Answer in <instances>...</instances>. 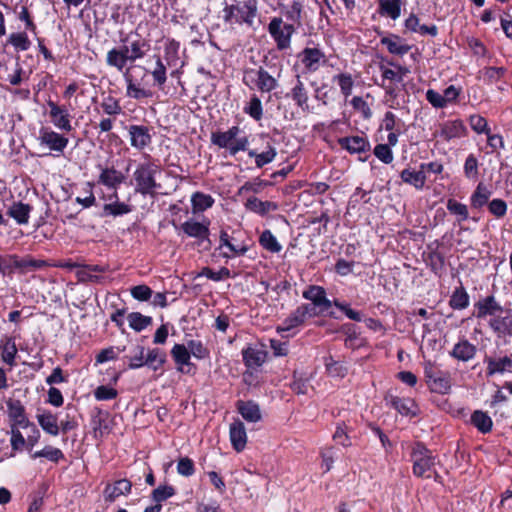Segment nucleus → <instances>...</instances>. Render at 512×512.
Instances as JSON below:
<instances>
[{
    "instance_id": "1",
    "label": "nucleus",
    "mask_w": 512,
    "mask_h": 512,
    "mask_svg": "<svg viewBox=\"0 0 512 512\" xmlns=\"http://www.w3.org/2000/svg\"><path fill=\"white\" fill-rule=\"evenodd\" d=\"M160 172V165L152 161L141 162L133 172L131 184L134 192L144 197L155 198L162 185L157 182L156 175Z\"/></svg>"
},
{
    "instance_id": "2",
    "label": "nucleus",
    "mask_w": 512,
    "mask_h": 512,
    "mask_svg": "<svg viewBox=\"0 0 512 512\" xmlns=\"http://www.w3.org/2000/svg\"><path fill=\"white\" fill-rule=\"evenodd\" d=\"M222 19L229 25H243L251 28L258 13L257 0H232L224 3Z\"/></svg>"
},
{
    "instance_id": "3",
    "label": "nucleus",
    "mask_w": 512,
    "mask_h": 512,
    "mask_svg": "<svg viewBox=\"0 0 512 512\" xmlns=\"http://www.w3.org/2000/svg\"><path fill=\"white\" fill-rule=\"evenodd\" d=\"M281 69L269 70L263 66L257 68H245L242 82L250 89H256L260 93H270L279 87Z\"/></svg>"
},
{
    "instance_id": "4",
    "label": "nucleus",
    "mask_w": 512,
    "mask_h": 512,
    "mask_svg": "<svg viewBox=\"0 0 512 512\" xmlns=\"http://www.w3.org/2000/svg\"><path fill=\"white\" fill-rule=\"evenodd\" d=\"M410 462L415 477L423 479L434 470L438 456L422 441H415L410 445Z\"/></svg>"
},
{
    "instance_id": "5",
    "label": "nucleus",
    "mask_w": 512,
    "mask_h": 512,
    "mask_svg": "<svg viewBox=\"0 0 512 512\" xmlns=\"http://www.w3.org/2000/svg\"><path fill=\"white\" fill-rule=\"evenodd\" d=\"M238 125L230 127L227 131H214L211 133V143L219 148L227 149L231 156H235L240 151H247L249 144L248 137L243 135Z\"/></svg>"
},
{
    "instance_id": "6",
    "label": "nucleus",
    "mask_w": 512,
    "mask_h": 512,
    "mask_svg": "<svg viewBox=\"0 0 512 512\" xmlns=\"http://www.w3.org/2000/svg\"><path fill=\"white\" fill-rule=\"evenodd\" d=\"M302 297L311 303L312 307H315V311L320 315H327L331 319H341L335 311L330 310L332 307V301L327 298V293L324 287L319 285H308L302 292Z\"/></svg>"
},
{
    "instance_id": "7",
    "label": "nucleus",
    "mask_w": 512,
    "mask_h": 512,
    "mask_svg": "<svg viewBox=\"0 0 512 512\" xmlns=\"http://www.w3.org/2000/svg\"><path fill=\"white\" fill-rule=\"evenodd\" d=\"M297 27L294 24L285 23L282 17H272L267 26L268 33L276 44L278 51H286L291 48L292 36Z\"/></svg>"
},
{
    "instance_id": "8",
    "label": "nucleus",
    "mask_w": 512,
    "mask_h": 512,
    "mask_svg": "<svg viewBox=\"0 0 512 512\" xmlns=\"http://www.w3.org/2000/svg\"><path fill=\"white\" fill-rule=\"evenodd\" d=\"M424 378L432 393L445 395L451 390L452 383L450 373L436 368L431 361L424 364Z\"/></svg>"
},
{
    "instance_id": "9",
    "label": "nucleus",
    "mask_w": 512,
    "mask_h": 512,
    "mask_svg": "<svg viewBox=\"0 0 512 512\" xmlns=\"http://www.w3.org/2000/svg\"><path fill=\"white\" fill-rule=\"evenodd\" d=\"M3 275H11L15 270L25 273L28 270H39L49 266L45 260L34 259L31 256L20 258L17 254L2 255Z\"/></svg>"
},
{
    "instance_id": "10",
    "label": "nucleus",
    "mask_w": 512,
    "mask_h": 512,
    "mask_svg": "<svg viewBox=\"0 0 512 512\" xmlns=\"http://www.w3.org/2000/svg\"><path fill=\"white\" fill-rule=\"evenodd\" d=\"M319 316L315 307L308 303H302L297 306L278 326V332H289L293 329L304 326L307 319Z\"/></svg>"
},
{
    "instance_id": "11",
    "label": "nucleus",
    "mask_w": 512,
    "mask_h": 512,
    "mask_svg": "<svg viewBox=\"0 0 512 512\" xmlns=\"http://www.w3.org/2000/svg\"><path fill=\"white\" fill-rule=\"evenodd\" d=\"M297 59L301 63L306 73H315L320 67L327 64V57L325 52L319 47L306 46L297 54Z\"/></svg>"
},
{
    "instance_id": "12",
    "label": "nucleus",
    "mask_w": 512,
    "mask_h": 512,
    "mask_svg": "<svg viewBox=\"0 0 512 512\" xmlns=\"http://www.w3.org/2000/svg\"><path fill=\"white\" fill-rule=\"evenodd\" d=\"M384 400L386 405L395 409L403 417L412 419L420 414L419 406L413 398L400 397L388 392L384 396Z\"/></svg>"
},
{
    "instance_id": "13",
    "label": "nucleus",
    "mask_w": 512,
    "mask_h": 512,
    "mask_svg": "<svg viewBox=\"0 0 512 512\" xmlns=\"http://www.w3.org/2000/svg\"><path fill=\"white\" fill-rule=\"evenodd\" d=\"M37 139L40 145L49 148L58 155L64 152L69 143V139L66 136L55 132L50 127H41Z\"/></svg>"
},
{
    "instance_id": "14",
    "label": "nucleus",
    "mask_w": 512,
    "mask_h": 512,
    "mask_svg": "<svg viewBox=\"0 0 512 512\" xmlns=\"http://www.w3.org/2000/svg\"><path fill=\"white\" fill-rule=\"evenodd\" d=\"M503 311L502 305L493 294L482 297L474 303V316L477 319H485L488 316L493 318Z\"/></svg>"
},
{
    "instance_id": "15",
    "label": "nucleus",
    "mask_w": 512,
    "mask_h": 512,
    "mask_svg": "<svg viewBox=\"0 0 512 512\" xmlns=\"http://www.w3.org/2000/svg\"><path fill=\"white\" fill-rule=\"evenodd\" d=\"M107 199L110 201L109 203H105L102 207V211L100 216L102 218L106 217H122L131 213L134 210V206L132 204L120 201L119 195L117 191H114L112 194L108 195Z\"/></svg>"
},
{
    "instance_id": "16",
    "label": "nucleus",
    "mask_w": 512,
    "mask_h": 512,
    "mask_svg": "<svg viewBox=\"0 0 512 512\" xmlns=\"http://www.w3.org/2000/svg\"><path fill=\"white\" fill-rule=\"evenodd\" d=\"M441 243L435 240L427 246L428 251L423 253V260L427 267L438 277H441L445 267V257L439 251Z\"/></svg>"
},
{
    "instance_id": "17",
    "label": "nucleus",
    "mask_w": 512,
    "mask_h": 512,
    "mask_svg": "<svg viewBox=\"0 0 512 512\" xmlns=\"http://www.w3.org/2000/svg\"><path fill=\"white\" fill-rule=\"evenodd\" d=\"M49 107V116L53 125L61 131L70 132L72 130L71 115L64 105H58L52 100L47 101Z\"/></svg>"
},
{
    "instance_id": "18",
    "label": "nucleus",
    "mask_w": 512,
    "mask_h": 512,
    "mask_svg": "<svg viewBox=\"0 0 512 512\" xmlns=\"http://www.w3.org/2000/svg\"><path fill=\"white\" fill-rule=\"evenodd\" d=\"M478 348L466 337H461L449 351V356L458 362L467 363L477 355Z\"/></svg>"
},
{
    "instance_id": "19",
    "label": "nucleus",
    "mask_w": 512,
    "mask_h": 512,
    "mask_svg": "<svg viewBox=\"0 0 512 512\" xmlns=\"http://www.w3.org/2000/svg\"><path fill=\"white\" fill-rule=\"evenodd\" d=\"M468 135L467 127L461 119L448 120L440 125V130L435 134L442 140L449 142L453 139L464 138Z\"/></svg>"
},
{
    "instance_id": "20",
    "label": "nucleus",
    "mask_w": 512,
    "mask_h": 512,
    "mask_svg": "<svg viewBox=\"0 0 512 512\" xmlns=\"http://www.w3.org/2000/svg\"><path fill=\"white\" fill-rule=\"evenodd\" d=\"M130 137V145L142 151L152 143L151 128L145 125L132 124L127 128Z\"/></svg>"
},
{
    "instance_id": "21",
    "label": "nucleus",
    "mask_w": 512,
    "mask_h": 512,
    "mask_svg": "<svg viewBox=\"0 0 512 512\" xmlns=\"http://www.w3.org/2000/svg\"><path fill=\"white\" fill-rule=\"evenodd\" d=\"M483 361L486 364L487 377L512 371V354L499 357L486 355Z\"/></svg>"
},
{
    "instance_id": "22",
    "label": "nucleus",
    "mask_w": 512,
    "mask_h": 512,
    "mask_svg": "<svg viewBox=\"0 0 512 512\" xmlns=\"http://www.w3.org/2000/svg\"><path fill=\"white\" fill-rule=\"evenodd\" d=\"M132 482L126 478L119 479L113 483H107L104 490L103 496L107 503H113L120 496H127L132 491Z\"/></svg>"
},
{
    "instance_id": "23",
    "label": "nucleus",
    "mask_w": 512,
    "mask_h": 512,
    "mask_svg": "<svg viewBox=\"0 0 512 512\" xmlns=\"http://www.w3.org/2000/svg\"><path fill=\"white\" fill-rule=\"evenodd\" d=\"M337 143L341 149L348 151L350 154L366 153L371 149L370 142L366 136L341 137L338 138Z\"/></svg>"
},
{
    "instance_id": "24",
    "label": "nucleus",
    "mask_w": 512,
    "mask_h": 512,
    "mask_svg": "<svg viewBox=\"0 0 512 512\" xmlns=\"http://www.w3.org/2000/svg\"><path fill=\"white\" fill-rule=\"evenodd\" d=\"M98 167L100 168L101 173L98 176L97 183L107 187L108 189L117 191L118 187L125 181V175L121 171H118L114 166L102 167L101 165H98Z\"/></svg>"
},
{
    "instance_id": "25",
    "label": "nucleus",
    "mask_w": 512,
    "mask_h": 512,
    "mask_svg": "<svg viewBox=\"0 0 512 512\" xmlns=\"http://www.w3.org/2000/svg\"><path fill=\"white\" fill-rule=\"evenodd\" d=\"M209 224L208 221L206 224L195 221L194 219H189L181 224L180 229L186 234L188 237L196 238L200 242L209 240Z\"/></svg>"
},
{
    "instance_id": "26",
    "label": "nucleus",
    "mask_w": 512,
    "mask_h": 512,
    "mask_svg": "<svg viewBox=\"0 0 512 512\" xmlns=\"http://www.w3.org/2000/svg\"><path fill=\"white\" fill-rule=\"evenodd\" d=\"M287 97L291 98L295 105L299 107L303 112H309L308 90L299 75L296 76V81L293 87L290 89V92L287 93Z\"/></svg>"
},
{
    "instance_id": "27",
    "label": "nucleus",
    "mask_w": 512,
    "mask_h": 512,
    "mask_svg": "<svg viewBox=\"0 0 512 512\" xmlns=\"http://www.w3.org/2000/svg\"><path fill=\"white\" fill-rule=\"evenodd\" d=\"M488 326L497 338H512V315H498L496 317L490 318L488 321Z\"/></svg>"
},
{
    "instance_id": "28",
    "label": "nucleus",
    "mask_w": 512,
    "mask_h": 512,
    "mask_svg": "<svg viewBox=\"0 0 512 512\" xmlns=\"http://www.w3.org/2000/svg\"><path fill=\"white\" fill-rule=\"evenodd\" d=\"M380 44L385 46L390 54L396 56H404L411 50V46L406 43L405 39L393 33L382 37Z\"/></svg>"
},
{
    "instance_id": "29",
    "label": "nucleus",
    "mask_w": 512,
    "mask_h": 512,
    "mask_svg": "<svg viewBox=\"0 0 512 512\" xmlns=\"http://www.w3.org/2000/svg\"><path fill=\"white\" fill-rule=\"evenodd\" d=\"M36 419L46 434L54 437L59 435L60 427L57 414L50 410H43L42 413H37Z\"/></svg>"
},
{
    "instance_id": "30",
    "label": "nucleus",
    "mask_w": 512,
    "mask_h": 512,
    "mask_svg": "<svg viewBox=\"0 0 512 512\" xmlns=\"http://www.w3.org/2000/svg\"><path fill=\"white\" fill-rule=\"evenodd\" d=\"M354 431L350 421L340 420L335 423V431L332 440L343 448L352 446L351 433Z\"/></svg>"
},
{
    "instance_id": "31",
    "label": "nucleus",
    "mask_w": 512,
    "mask_h": 512,
    "mask_svg": "<svg viewBox=\"0 0 512 512\" xmlns=\"http://www.w3.org/2000/svg\"><path fill=\"white\" fill-rule=\"evenodd\" d=\"M107 417L108 412L102 410L99 407H95L91 412L90 425L93 430L94 438L99 439L102 438L104 434H108V425H107Z\"/></svg>"
},
{
    "instance_id": "32",
    "label": "nucleus",
    "mask_w": 512,
    "mask_h": 512,
    "mask_svg": "<svg viewBox=\"0 0 512 512\" xmlns=\"http://www.w3.org/2000/svg\"><path fill=\"white\" fill-rule=\"evenodd\" d=\"M229 436L234 450L243 451L247 443V433L242 421L236 420L230 425Z\"/></svg>"
},
{
    "instance_id": "33",
    "label": "nucleus",
    "mask_w": 512,
    "mask_h": 512,
    "mask_svg": "<svg viewBox=\"0 0 512 512\" xmlns=\"http://www.w3.org/2000/svg\"><path fill=\"white\" fill-rule=\"evenodd\" d=\"M491 195L492 190L483 182H479L469 198L470 207L475 210H481L484 206L488 207Z\"/></svg>"
},
{
    "instance_id": "34",
    "label": "nucleus",
    "mask_w": 512,
    "mask_h": 512,
    "mask_svg": "<svg viewBox=\"0 0 512 512\" xmlns=\"http://www.w3.org/2000/svg\"><path fill=\"white\" fill-rule=\"evenodd\" d=\"M18 349L16 346L15 338L5 336L0 341V356L4 363L13 367L16 365V357Z\"/></svg>"
},
{
    "instance_id": "35",
    "label": "nucleus",
    "mask_w": 512,
    "mask_h": 512,
    "mask_svg": "<svg viewBox=\"0 0 512 512\" xmlns=\"http://www.w3.org/2000/svg\"><path fill=\"white\" fill-rule=\"evenodd\" d=\"M267 352L248 346L242 350V359L245 366L249 369L260 367L266 360Z\"/></svg>"
},
{
    "instance_id": "36",
    "label": "nucleus",
    "mask_w": 512,
    "mask_h": 512,
    "mask_svg": "<svg viewBox=\"0 0 512 512\" xmlns=\"http://www.w3.org/2000/svg\"><path fill=\"white\" fill-rule=\"evenodd\" d=\"M129 68L126 69L123 76L126 81V95L130 98L140 100L152 97L153 93L150 89H146L137 84L132 75L129 72Z\"/></svg>"
},
{
    "instance_id": "37",
    "label": "nucleus",
    "mask_w": 512,
    "mask_h": 512,
    "mask_svg": "<svg viewBox=\"0 0 512 512\" xmlns=\"http://www.w3.org/2000/svg\"><path fill=\"white\" fill-rule=\"evenodd\" d=\"M238 413L248 422H258L261 420V411L259 405L253 400H238L236 403Z\"/></svg>"
},
{
    "instance_id": "38",
    "label": "nucleus",
    "mask_w": 512,
    "mask_h": 512,
    "mask_svg": "<svg viewBox=\"0 0 512 512\" xmlns=\"http://www.w3.org/2000/svg\"><path fill=\"white\" fill-rule=\"evenodd\" d=\"M244 205L247 210L262 217L267 215L270 211H276L279 208L276 202L268 200L262 201L255 196L249 197Z\"/></svg>"
},
{
    "instance_id": "39",
    "label": "nucleus",
    "mask_w": 512,
    "mask_h": 512,
    "mask_svg": "<svg viewBox=\"0 0 512 512\" xmlns=\"http://www.w3.org/2000/svg\"><path fill=\"white\" fill-rule=\"evenodd\" d=\"M32 206L21 201L13 202L7 211V215L13 218L17 224L26 225L29 222Z\"/></svg>"
},
{
    "instance_id": "40",
    "label": "nucleus",
    "mask_w": 512,
    "mask_h": 512,
    "mask_svg": "<svg viewBox=\"0 0 512 512\" xmlns=\"http://www.w3.org/2000/svg\"><path fill=\"white\" fill-rule=\"evenodd\" d=\"M377 12L382 17L396 20L401 15L402 0H377Z\"/></svg>"
},
{
    "instance_id": "41",
    "label": "nucleus",
    "mask_w": 512,
    "mask_h": 512,
    "mask_svg": "<svg viewBox=\"0 0 512 512\" xmlns=\"http://www.w3.org/2000/svg\"><path fill=\"white\" fill-rule=\"evenodd\" d=\"M401 180L413 186L417 190H422L426 183V174L420 168L418 171L410 168H405L400 173Z\"/></svg>"
},
{
    "instance_id": "42",
    "label": "nucleus",
    "mask_w": 512,
    "mask_h": 512,
    "mask_svg": "<svg viewBox=\"0 0 512 512\" xmlns=\"http://www.w3.org/2000/svg\"><path fill=\"white\" fill-rule=\"evenodd\" d=\"M171 356L180 372H184V366H194L190 361V351L184 344H175L171 349Z\"/></svg>"
},
{
    "instance_id": "43",
    "label": "nucleus",
    "mask_w": 512,
    "mask_h": 512,
    "mask_svg": "<svg viewBox=\"0 0 512 512\" xmlns=\"http://www.w3.org/2000/svg\"><path fill=\"white\" fill-rule=\"evenodd\" d=\"M470 304V297L467 293L466 289L460 284L459 287H456L452 292L449 299V306L453 310H464Z\"/></svg>"
},
{
    "instance_id": "44",
    "label": "nucleus",
    "mask_w": 512,
    "mask_h": 512,
    "mask_svg": "<svg viewBox=\"0 0 512 512\" xmlns=\"http://www.w3.org/2000/svg\"><path fill=\"white\" fill-rule=\"evenodd\" d=\"M27 32L25 30L11 33L6 40V45L12 46L16 52L27 51L32 44Z\"/></svg>"
},
{
    "instance_id": "45",
    "label": "nucleus",
    "mask_w": 512,
    "mask_h": 512,
    "mask_svg": "<svg viewBox=\"0 0 512 512\" xmlns=\"http://www.w3.org/2000/svg\"><path fill=\"white\" fill-rule=\"evenodd\" d=\"M247 151H248V156L250 158L255 159V165L257 168H262L265 165L271 163L277 155V151H276L275 147L269 143L266 147V150L262 151L261 153H258L256 150H253V149H251V150L247 149Z\"/></svg>"
},
{
    "instance_id": "46",
    "label": "nucleus",
    "mask_w": 512,
    "mask_h": 512,
    "mask_svg": "<svg viewBox=\"0 0 512 512\" xmlns=\"http://www.w3.org/2000/svg\"><path fill=\"white\" fill-rule=\"evenodd\" d=\"M446 208L451 215L456 217V221L459 225L467 221L469 217L468 206L464 203L457 201L454 198H449L446 202Z\"/></svg>"
},
{
    "instance_id": "47",
    "label": "nucleus",
    "mask_w": 512,
    "mask_h": 512,
    "mask_svg": "<svg viewBox=\"0 0 512 512\" xmlns=\"http://www.w3.org/2000/svg\"><path fill=\"white\" fill-rule=\"evenodd\" d=\"M471 424L477 428V430L483 434L489 433L493 427V421L491 417L482 410H475L471 414Z\"/></svg>"
},
{
    "instance_id": "48",
    "label": "nucleus",
    "mask_w": 512,
    "mask_h": 512,
    "mask_svg": "<svg viewBox=\"0 0 512 512\" xmlns=\"http://www.w3.org/2000/svg\"><path fill=\"white\" fill-rule=\"evenodd\" d=\"M214 203L215 200L210 194L197 191L191 196V205L194 213L204 212L211 208Z\"/></svg>"
},
{
    "instance_id": "49",
    "label": "nucleus",
    "mask_w": 512,
    "mask_h": 512,
    "mask_svg": "<svg viewBox=\"0 0 512 512\" xmlns=\"http://www.w3.org/2000/svg\"><path fill=\"white\" fill-rule=\"evenodd\" d=\"M45 458L55 464L65 459V455L61 449L46 445L43 449L31 453V459Z\"/></svg>"
},
{
    "instance_id": "50",
    "label": "nucleus",
    "mask_w": 512,
    "mask_h": 512,
    "mask_svg": "<svg viewBox=\"0 0 512 512\" xmlns=\"http://www.w3.org/2000/svg\"><path fill=\"white\" fill-rule=\"evenodd\" d=\"M149 50L150 44L147 40L138 37L137 39L131 41L129 45L131 63L144 58Z\"/></svg>"
},
{
    "instance_id": "51",
    "label": "nucleus",
    "mask_w": 512,
    "mask_h": 512,
    "mask_svg": "<svg viewBox=\"0 0 512 512\" xmlns=\"http://www.w3.org/2000/svg\"><path fill=\"white\" fill-rule=\"evenodd\" d=\"M259 244L263 249L271 253H279L282 250V245L278 242L273 233L268 229L264 230L260 234Z\"/></svg>"
},
{
    "instance_id": "52",
    "label": "nucleus",
    "mask_w": 512,
    "mask_h": 512,
    "mask_svg": "<svg viewBox=\"0 0 512 512\" xmlns=\"http://www.w3.org/2000/svg\"><path fill=\"white\" fill-rule=\"evenodd\" d=\"M506 72L507 69L505 67L488 66L480 70L479 73L481 74L484 83L491 85L501 80L505 76Z\"/></svg>"
},
{
    "instance_id": "53",
    "label": "nucleus",
    "mask_w": 512,
    "mask_h": 512,
    "mask_svg": "<svg viewBox=\"0 0 512 512\" xmlns=\"http://www.w3.org/2000/svg\"><path fill=\"white\" fill-rule=\"evenodd\" d=\"M129 326L136 332H141L152 324V317L145 316L140 312H131L127 316Z\"/></svg>"
},
{
    "instance_id": "54",
    "label": "nucleus",
    "mask_w": 512,
    "mask_h": 512,
    "mask_svg": "<svg viewBox=\"0 0 512 512\" xmlns=\"http://www.w3.org/2000/svg\"><path fill=\"white\" fill-rule=\"evenodd\" d=\"M333 82H337L342 95L347 98L352 94L354 79L350 73H339L333 76Z\"/></svg>"
},
{
    "instance_id": "55",
    "label": "nucleus",
    "mask_w": 512,
    "mask_h": 512,
    "mask_svg": "<svg viewBox=\"0 0 512 512\" xmlns=\"http://www.w3.org/2000/svg\"><path fill=\"white\" fill-rule=\"evenodd\" d=\"M244 112L255 121H259L263 117V105L260 98L256 94H252L249 102L244 107Z\"/></svg>"
},
{
    "instance_id": "56",
    "label": "nucleus",
    "mask_w": 512,
    "mask_h": 512,
    "mask_svg": "<svg viewBox=\"0 0 512 512\" xmlns=\"http://www.w3.org/2000/svg\"><path fill=\"white\" fill-rule=\"evenodd\" d=\"M166 362V353L159 348H154L148 351L145 365L151 367L154 371L160 369Z\"/></svg>"
},
{
    "instance_id": "57",
    "label": "nucleus",
    "mask_w": 512,
    "mask_h": 512,
    "mask_svg": "<svg viewBox=\"0 0 512 512\" xmlns=\"http://www.w3.org/2000/svg\"><path fill=\"white\" fill-rule=\"evenodd\" d=\"M464 176L469 180H477L479 177V161L477 157L471 153L464 162L463 166Z\"/></svg>"
},
{
    "instance_id": "58",
    "label": "nucleus",
    "mask_w": 512,
    "mask_h": 512,
    "mask_svg": "<svg viewBox=\"0 0 512 512\" xmlns=\"http://www.w3.org/2000/svg\"><path fill=\"white\" fill-rule=\"evenodd\" d=\"M289 386L295 394L306 395L309 388V379L297 371H294L292 381Z\"/></svg>"
},
{
    "instance_id": "59",
    "label": "nucleus",
    "mask_w": 512,
    "mask_h": 512,
    "mask_svg": "<svg viewBox=\"0 0 512 512\" xmlns=\"http://www.w3.org/2000/svg\"><path fill=\"white\" fill-rule=\"evenodd\" d=\"M19 21L24 23L25 30L36 35L38 31L37 24L34 21V16L27 6H21L20 11L17 14Z\"/></svg>"
},
{
    "instance_id": "60",
    "label": "nucleus",
    "mask_w": 512,
    "mask_h": 512,
    "mask_svg": "<svg viewBox=\"0 0 512 512\" xmlns=\"http://www.w3.org/2000/svg\"><path fill=\"white\" fill-rule=\"evenodd\" d=\"M302 14L303 4L298 0H294L289 6V9L285 12V17L287 20L292 21V24L296 27H300L302 25Z\"/></svg>"
},
{
    "instance_id": "61",
    "label": "nucleus",
    "mask_w": 512,
    "mask_h": 512,
    "mask_svg": "<svg viewBox=\"0 0 512 512\" xmlns=\"http://www.w3.org/2000/svg\"><path fill=\"white\" fill-rule=\"evenodd\" d=\"M384 89L385 92V103L391 109H397L399 107L398 98V89L396 84L394 83H380L378 84Z\"/></svg>"
},
{
    "instance_id": "62",
    "label": "nucleus",
    "mask_w": 512,
    "mask_h": 512,
    "mask_svg": "<svg viewBox=\"0 0 512 512\" xmlns=\"http://www.w3.org/2000/svg\"><path fill=\"white\" fill-rule=\"evenodd\" d=\"M176 494V489L172 485H160L152 491V499L155 504H161Z\"/></svg>"
},
{
    "instance_id": "63",
    "label": "nucleus",
    "mask_w": 512,
    "mask_h": 512,
    "mask_svg": "<svg viewBox=\"0 0 512 512\" xmlns=\"http://www.w3.org/2000/svg\"><path fill=\"white\" fill-rule=\"evenodd\" d=\"M127 63L128 62L125 60V58H123L122 53L117 51V48H112L107 52L106 64L108 66L114 67L118 71L122 72Z\"/></svg>"
},
{
    "instance_id": "64",
    "label": "nucleus",
    "mask_w": 512,
    "mask_h": 512,
    "mask_svg": "<svg viewBox=\"0 0 512 512\" xmlns=\"http://www.w3.org/2000/svg\"><path fill=\"white\" fill-rule=\"evenodd\" d=\"M101 108L103 112L111 117H116L122 113V107L118 99L113 96H108L101 102Z\"/></svg>"
}]
</instances>
